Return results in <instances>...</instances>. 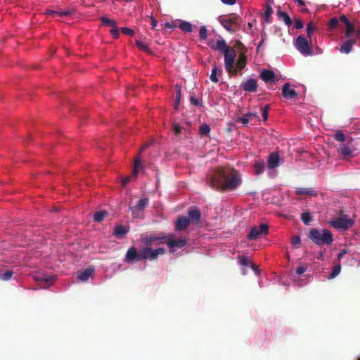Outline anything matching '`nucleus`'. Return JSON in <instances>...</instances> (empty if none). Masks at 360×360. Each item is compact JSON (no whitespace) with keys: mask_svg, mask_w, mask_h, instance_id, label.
Returning <instances> with one entry per match:
<instances>
[{"mask_svg":"<svg viewBox=\"0 0 360 360\" xmlns=\"http://www.w3.org/2000/svg\"><path fill=\"white\" fill-rule=\"evenodd\" d=\"M164 27L169 29H174L178 27V25H176V24L174 23H170L167 22L164 24Z\"/></svg>","mask_w":360,"mask_h":360,"instance_id":"obj_57","label":"nucleus"},{"mask_svg":"<svg viewBox=\"0 0 360 360\" xmlns=\"http://www.w3.org/2000/svg\"><path fill=\"white\" fill-rule=\"evenodd\" d=\"M339 24L338 18L334 17L330 19L328 22V26L330 29H335L338 27Z\"/></svg>","mask_w":360,"mask_h":360,"instance_id":"obj_42","label":"nucleus"},{"mask_svg":"<svg viewBox=\"0 0 360 360\" xmlns=\"http://www.w3.org/2000/svg\"><path fill=\"white\" fill-rule=\"evenodd\" d=\"M56 13H58L60 16H65V15H71L72 11H70V10H67V11H58V12H56Z\"/></svg>","mask_w":360,"mask_h":360,"instance_id":"obj_56","label":"nucleus"},{"mask_svg":"<svg viewBox=\"0 0 360 360\" xmlns=\"http://www.w3.org/2000/svg\"><path fill=\"white\" fill-rule=\"evenodd\" d=\"M167 245L169 248L170 252H174L176 249H181L186 245V240L184 238L176 239L172 233L167 235L166 241Z\"/></svg>","mask_w":360,"mask_h":360,"instance_id":"obj_7","label":"nucleus"},{"mask_svg":"<svg viewBox=\"0 0 360 360\" xmlns=\"http://www.w3.org/2000/svg\"><path fill=\"white\" fill-rule=\"evenodd\" d=\"M131 177L130 176H127L125 178H124L123 179H122V186H126L127 185V184L131 181Z\"/></svg>","mask_w":360,"mask_h":360,"instance_id":"obj_58","label":"nucleus"},{"mask_svg":"<svg viewBox=\"0 0 360 360\" xmlns=\"http://www.w3.org/2000/svg\"><path fill=\"white\" fill-rule=\"evenodd\" d=\"M36 281L41 288H47L53 283V279L51 276H41L37 277Z\"/></svg>","mask_w":360,"mask_h":360,"instance_id":"obj_21","label":"nucleus"},{"mask_svg":"<svg viewBox=\"0 0 360 360\" xmlns=\"http://www.w3.org/2000/svg\"><path fill=\"white\" fill-rule=\"evenodd\" d=\"M295 1H297L300 6H304L305 3L303 0H294Z\"/></svg>","mask_w":360,"mask_h":360,"instance_id":"obj_62","label":"nucleus"},{"mask_svg":"<svg viewBox=\"0 0 360 360\" xmlns=\"http://www.w3.org/2000/svg\"><path fill=\"white\" fill-rule=\"evenodd\" d=\"M13 275V272L11 270L0 273V279L2 281H8L11 278Z\"/></svg>","mask_w":360,"mask_h":360,"instance_id":"obj_37","label":"nucleus"},{"mask_svg":"<svg viewBox=\"0 0 360 360\" xmlns=\"http://www.w3.org/2000/svg\"><path fill=\"white\" fill-rule=\"evenodd\" d=\"M206 184L214 190L224 192L236 190L240 185L241 179L234 168L219 167L207 174Z\"/></svg>","mask_w":360,"mask_h":360,"instance_id":"obj_2","label":"nucleus"},{"mask_svg":"<svg viewBox=\"0 0 360 360\" xmlns=\"http://www.w3.org/2000/svg\"><path fill=\"white\" fill-rule=\"evenodd\" d=\"M314 29H315V26L313 25V23L311 22L308 23V25L307 26V36L309 39H311V34H312Z\"/></svg>","mask_w":360,"mask_h":360,"instance_id":"obj_43","label":"nucleus"},{"mask_svg":"<svg viewBox=\"0 0 360 360\" xmlns=\"http://www.w3.org/2000/svg\"><path fill=\"white\" fill-rule=\"evenodd\" d=\"M307 271V268L304 267V266H298L296 270H295V272L297 275H302L303 274L305 271Z\"/></svg>","mask_w":360,"mask_h":360,"instance_id":"obj_52","label":"nucleus"},{"mask_svg":"<svg viewBox=\"0 0 360 360\" xmlns=\"http://www.w3.org/2000/svg\"><path fill=\"white\" fill-rule=\"evenodd\" d=\"M290 85L289 83H285L282 87V94L285 98L292 99L297 95V92L290 88Z\"/></svg>","mask_w":360,"mask_h":360,"instance_id":"obj_14","label":"nucleus"},{"mask_svg":"<svg viewBox=\"0 0 360 360\" xmlns=\"http://www.w3.org/2000/svg\"><path fill=\"white\" fill-rule=\"evenodd\" d=\"M175 89L176 91V96L174 101V108L175 109H177L181 100V86L179 84H176Z\"/></svg>","mask_w":360,"mask_h":360,"instance_id":"obj_33","label":"nucleus"},{"mask_svg":"<svg viewBox=\"0 0 360 360\" xmlns=\"http://www.w3.org/2000/svg\"><path fill=\"white\" fill-rule=\"evenodd\" d=\"M334 138L337 141L344 142L345 141V135L341 131H338L334 135Z\"/></svg>","mask_w":360,"mask_h":360,"instance_id":"obj_40","label":"nucleus"},{"mask_svg":"<svg viewBox=\"0 0 360 360\" xmlns=\"http://www.w3.org/2000/svg\"><path fill=\"white\" fill-rule=\"evenodd\" d=\"M199 37L201 40H206L207 38V30L205 26H202L199 30Z\"/></svg>","mask_w":360,"mask_h":360,"instance_id":"obj_38","label":"nucleus"},{"mask_svg":"<svg viewBox=\"0 0 360 360\" xmlns=\"http://www.w3.org/2000/svg\"><path fill=\"white\" fill-rule=\"evenodd\" d=\"M339 22H342L345 25V26H348V25H351L352 22L349 20V19L345 15H342L340 16V18L338 19Z\"/></svg>","mask_w":360,"mask_h":360,"instance_id":"obj_50","label":"nucleus"},{"mask_svg":"<svg viewBox=\"0 0 360 360\" xmlns=\"http://www.w3.org/2000/svg\"><path fill=\"white\" fill-rule=\"evenodd\" d=\"M269 233V226L266 224H261L258 227L254 226L250 229L248 236L249 240H257L261 236H266Z\"/></svg>","mask_w":360,"mask_h":360,"instance_id":"obj_8","label":"nucleus"},{"mask_svg":"<svg viewBox=\"0 0 360 360\" xmlns=\"http://www.w3.org/2000/svg\"><path fill=\"white\" fill-rule=\"evenodd\" d=\"M190 101L191 103L193 104L195 106H202V103L198 101L196 98L194 96L190 97Z\"/></svg>","mask_w":360,"mask_h":360,"instance_id":"obj_51","label":"nucleus"},{"mask_svg":"<svg viewBox=\"0 0 360 360\" xmlns=\"http://www.w3.org/2000/svg\"><path fill=\"white\" fill-rule=\"evenodd\" d=\"M277 14L280 18L283 20L287 25H290L292 24V20L290 16L285 12L278 11Z\"/></svg>","mask_w":360,"mask_h":360,"instance_id":"obj_29","label":"nucleus"},{"mask_svg":"<svg viewBox=\"0 0 360 360\" xmlns=\"http://www.w3.org/2000/svg\"><path fill=\"white\" fill-rule=\"evenodd\" d=\"M240 18L236 14L220 17V24L229 32L234 33L240 29Z\"/></svg>","mask_w":360,"mask_h":360,"instance_id":"obj_5","label":"nucleus"},{"mask_svg":"<svg viewBox=\"0 0 360 360\" xmlns=\"http://www.w3.org/2000/svg\"><path fill=\"white\" fill-rule=\"evenodd\" d=\"M190 224V220L187 217L181 216L179 217L175 223L176 231H184L187 229Z\"/></svg>","mask_w":360,"mask_h":360,"instance_id":"obj_12","label":"nucleus"},{"mask_svg":"<svg viewBox=\"0 0 360 360\" xmlns=\"http://www.w3.org/2000/svg\"><path fill=\"white\" fill-rule=\"evenodd\" d=\"M178 27L184 32L190 33L193 32V25L188 21H181L178 25Z\"/></svg>","mask_w":360,"mask_h":360,"instance_id":"obj_25","label":"nucleus"},{"mask_svg":"<svg viewBox=\"0 0 360 360\" xmlns=\"http://www.w3.org/2000/svg\"><path fill=\"white\" fill-rule=\"evenodd\" d=\"M301 219L304 224L308 225L312 221L311 214L309 212H304L302 214Z\"/></svg>","mask_w":360,"mask_h":360,"instance_id":"obj_34","label":"nucleus"},{"mask_svg":"<svg viewBox=\"0 0 360 360\" xmlns=\"http://www.w3.org/2000/svg\"><path fill=\"white\" fill-rule=\"evenodd\" d=\"M308 238L318 245H330L333 242V233L326 229L321 231L317 229H311L309 232Z\"/></svg>","mask_w":360,"mask_h":360,"instance_id":"obj_4","label":"nucleus"},{"mask_svg":"<svg viewBox=\"0 0 360 360\" xmlns=\"http://www.w3.org/2000/svg\"><path fill=\"white\" fill-rule=\"evenodd\" d=\"M356 32L357 35L360 34V30H355L354 25L352 23L351 25H348V26H346V30H345V37L347 39H352L353 34L354 32Z\"/></svg>","mask_w":360,"mask_h":360,"instance_id":"obj_26","label":"nucleus"},{"mask_svg":"<svg viewBox=\"0 0 360 360\" xmlns=\"http://www.w3.org/2000/svg\"><path fill=\"white\" fill-rule=\"evenodd\" d=\"M150 25L152 26V27L154 29V30H157L156 29V27L158 26V21L157 20L153 17V16H150Z\"/></svg>","mask_w":360,"mask_h":360,"instance_id":"obj_55","label":"nucleus"},{"mask_svg":"<svg viewBox=\"0 0 360 360\" xmlns=\"http://www.w3.org/2000/svg\"><path fill=\"white\" fill-rule=\"evenodd\" d=\"M107 216H108V212L105 210L96 212L94 214V219L96 222H101Z\"/></svg>","mask_w":360,"mask_h":360,"instance_id":"obj_28","label":"nucleus"},{"mask_svg":"<svg viewBox=\"0 0 360 360\" xmlns=\"http://www.w3.org/2000/svg\"><path fill=\"white\" fill-rule=\"evenodd\" d=\"M136 46L142 51H144L148 53H152V51L150 49L149 46L142 40H136L135 41Z\"/></svg>","mask_w":360,"mask_h":360,"instance_id":"obj_27","label":"nucleus"},{"mask_svg":"<svg viewBox=\"0 0 360 360\" xmlns=\"http://www.w3.org/2000/svg\"><path fill=\"white\" fill-rule=\"evenodd\" d=\"M341 270V265L340 263L335 264L333 267V269L331 272V274L329 276V278H334L336 277L340 272Z\"/></svg>","mask_w":360,"mask_h":360,"instance_id":"obj_35","label":"nucleus"},{"mask_svg":"<svg viewBox=\"0 0 360 360\" xmlns=\"http://www.w3.org/2000/svg\"><path fill=\"white\" fill-rule=\"evenodd\" d=\"M110 33L113 36L115 39H118L120 37V30L117 27V25L115 27H112L110 30Z\"/></svg>","mask_w":360,"mask_h":360,"instance_id":"obj_46","label":"nucleus"},{"mask_svg":"<svg viewBox=\"0 0 360 360\" xmlns=\"http://www.w3.org/2000/svg\"><path fill=\"white\" fill-rule=\"evenodd\" d=\"M222 72V70L221 69H218L217 68H214L212 70V73L210 77V80L214 83H217L219 82V79L217 77V74H221Z\"/></svg>","mask_w":360,"mask_h":360,"instance_id":"obj_30","label":"nucleus"},{"mask_svg":"<svg viewBox=\"0 0 360 360\" xmlns=\"http://www.w3.org/2000/svg\"><path fill=\"white\" fill-rule=\"evenodd\" d=\"M273 13L272 8L270 6H267L266 7L265 11H264V20L266 22H269V18Z\"/></svg>","mask_w":360,"mask_h":360,"instance_id":"obj_39","label":"nucleus"},{"mask_svg":"<svg viewBox=\"0 0 360 360\" xmlns=\"http://www.w3.org/2000/svg\"><path fill=\"white\" fill-rule=\"evenodd\" d=\"M238 121L241 122L242 124L246 125L249 123V122L250 121L248 114L245 115L243 117H240L238 118Z\"/></svg>","mask_w":360,"mask_h":360,"instance_id":"obj_47","label":"nucleus"},{"mask_svg":"<svg viewBox=\"0 0 360 360\" xmlns=\"http://www.w3.org/2000/svg\"><path fill=\"white\" fill-rule=\"evenodd\" d=\"M255 174L259 175L264 172L265 164L263 160L257 161L254 164Z\"/></svg>","mask_w":360,"mask_h":360,"instance_id":"obj_24","label":"nucleus"},{"mask_svg":"<svg viewBox=\"0 0 360 360\" xmlns=\"http://www.w3.org/2000/svg\"><path fill=\"white\" fill-rule=\"evenodd\" d=\"M140 169H142V165H141L140 157L138 156L134 160V163L133 174L134 176H136L137 175Z\"/></svg>","mask_w":360,"mask_h":360,"instance_id":"obj_31","label":"nucleus"},{"mask_svg":"<svg viewBox=\"0 0 360 360\" xmlns=\"http://www.w3.org/2000/svg\"><path fill=\"white\" fill-rule=\"evenodd\" d=\"M295 27L296 29H302L303 27V23L300 19H297L295 21Z\"/></svg>","mask_w":360,"mask_h":360,"instance_id":"obj_54","label":"nucleus"},{"mask_svg":"<svg viewBox=\"0 0 360 360\" xmlns=\"http://www.w3.org/2000/svg\"><path fill=\"white\" fill-rule=\"evenodd\" d=\"M252 268L255 270L257 269V266H252Z\"/></svg>","mask_w":360,"mask_h":360,"instance_id":"obj_64","label":"nucleus"},{"mask_svg":"<svg viewBox=\"0 0 360 360\" xmlns=\"http://www.w3.org/2000/svg\"><path fill=\"white\" fill-rule=\"evenodd\" d=\"M260 77L265 82H274L275 74L272 70L264 69L261 72Z\"/></svg>","mask_w":360,"mask_h":360,"instance_id":"obj_19","label":"nucleus"},{"mask_svg":"<svg viewBox=\"0 0 360 360\" xmlns=\"http://www.w3.org/2000/svg\"><path fill=\"white\" fill-rule=\"evenodd\" d=\"M216 51H220L224 56V67L226 72L233 76L237 75V69H234L236 51L233 47L227 46L224 39L217 40L216 44L212 46Z\"/></svg>","mask_w":360,"mask_h":360,"instance_id":"obj_3","label":"nucleus"},{"mask_svg":"<svg viewBox=\"0 0 360 360\" xmlns=\"http://www.w3.org/2000/svg\"><path fill=\"white\" fill-rule=\"evenodd\" d=\"M94 269H86L84 271L78 273L77 278L78 280L85 282L91 276L94 274Z\"/></svg>","mask_w":360,"mask_h":360,"instance_id":"obj_20","label":"nucleus"},{"mask_svg":"<svg viewBox=\"0 0 360 360\" xmlns=\"http://www.w3.org/2000/svg\"><path fill=\"white\" fill-rule=\"evenodd\" d=\"M248 115L250 118V120H252V118H255L256 120H259V116L257 113H254V112H250V113H248Z\"/></svg>","mask_w":360,"mask_h":360,"instance_id":"obj_59","label":"nucleus"},{"mask_svg":"<svg viewBox=\"0 0 360 360\" xmlns=\"http://www.w3.org/2000/svg\"><path fill=\"white\" fill-rule=\"evenodd\" d=\"M167 235L161 233L158 235L150 234L141 238V241L146 247L139 251L135 247H131L128 249L125 255V262L127 263H134L142 260H155L159 255L165 254V250L162 248L153 250L151 246L158 244H166Z\"/></svg>","mask_w":360,"mask_h":360,"instance_id":"obj_1","label":"nucleus"},{"mask_svg":"<svg viewBox=\"0 0 360 360\" xmlns=\"http://www.w3.org/2000/svg\"><path fill=\"white\" fill-rule=\"evenodd\" d=\"M224 4L227 5H233L236 4V0H221Z\"/></svg>","mask_w":360,"mask_h":360,"instance_id":"obj_60","label":"nucleus"},{"mask_svg":"<svg viewBox=\"0 0 360 360\" xmlns=\"http://www.w3.org/2000/svg\"><path fill=\"white\" fill-rule=\"evenodd\" d=\"M356 42V40L355 39H347L340 46V51L343 53H349Z\"/></svg>","mask_w":360,"mask_h":360,"instance_id":"obj_17","label":"nucleus"},{"mask_svg":"<svg viewBox=\"0 0 360 360\" xmlns=\"http://www.w3.org/2000/svg\"><path fill=\"white\" fill-rule=\"evenodd\" d=\"M295 46L297 50L304 55H310L311 53V45H310L308 40L302 35L297 38Z\"/></svg>","mask_w":360,"mask_h":360,"instance_id":"obj_9","label":"nucleus"},{"mask_svg":"<svg viewBox=\"0 0 360 360\" xmlns=\"http://www.w3.org/2000/svg\"><path fill=\"white\" fill-rule=\"evenodd\" d=\"M318 259L323 260V253L322 252H320L319 253V255L317 256Z\"/></svg>","mask_w":360,"mask_h":360,"instance_id":"obj_61","label":"nucleus"},{"mask_svg":"<svg viewBox=\"0 0 360 360\" xmlns=\"http://www.w3.org/2000/svg\"><path fill=\"white\" fill-rule=\"evenodd\" d=\"M146 147H147V145H146H146H144V146L141 148V151L143 150Z\"/></svg>","mask_w":360,"mask_h":360,"instance_id":"obj_63","label":"nucleus"},{"mask_svg":"<svg viewBox=\"0 0 360 360\" xmlns=\"http://www.w3.org/2000/svg\"><path fill=\"white\" fill-rule=\"evenodd\" d=\"M210 129V127L207 124H202L199 127V134L202 136H207Z\"/></svg>","mask_w":360,"mask_h":360,"instance_id":"obj_32","label":"nucleus"},{"mask_svg":"<svg viewBox=\"0 0 360 360\" xmlns=\"http://www.w3.org/2000/svg\"><path fill=\"white\" fill-rule=\"evenodd\" d=\"M241 88L248 92H255L257 88V82L255 79H248L240 84Z\"/></svg>","mask_w":360,"mask_h":360,"instance_id":"obj_11","label":"nucleus"},{"mask_svg":"<svg viewBox=\"0 0 360 360\" xmlns=\"http://www.w3.org/2000/svg\"><path fill=\"white\" fill-rule=\"evenodd\" d=\"M246 63H247L246 56L243 53H240L236 60V67H234V69H237V74L238 73V72L240 70L245 68Z\"/></svg>","mask_w":360,"mask_h":360,"instance_id":"obj_18","label":"nucleus"},{"mask_svg":"<svg viewBox=\"0 0 360 360\" xmlns=\"http://www.w3.org/2000/svg\"><path fill=\"white\" fill-rule=\"evenodd\" d=\"M295 193L297 195H307L314 197L318 195V191L314 188H297Z\"/></svg>","mask_w":360,"mask_h":360,"instance_id":"obj_16","label":"nucleus"},{"mask_svg":"<svg viewBox=\"0 0 360 360\" xmlns=\"http://www.w3.org/2000/svg\"><path fill=\"white\" fill-rule=\"evenodd\" d=\"M181 129H182V127L180 124H179L177 123L172 124V131L175 136H179Z\"/></svg>","mask_w":360,"mask_h":360,"instance_id":"obj_41","label":"nucleus"},{"mask_svg":"<svg viewBox=\"0 0 360 360\" xmlns=\"http://www.w3.org/2000/svg\"><path fill=\"white\" fill-rule=\"evenodd\" d=\"M330 224L337 230L346 231L354 224V221L347 218V215L340 211V216L330 221Z\"/></svg>","mask_w":360,"mask_h":360,"instance_id":"obj_6","label":"nucleus"},{"mask_svg":"<svg viewBox=\"0 0 360 360\" xmlns=\"http://www.w3.org/2000/svg\"><path fill=\"white\" fill-rule=\"evenodd\" d=\"M129 232V229L123 225L116 226L114 229L113 233L117 238L123 237L127 233Z\"/></svg>","mask_w":360,"mask_h":360,"instance_id":"obj_23","label":"nucleus"},{"mask_svg":"<svg viewBox=\"0 0 360 360\" xmlns=\"http://www.w3.org/2000/svg\"><path fill=\"white\" fill-rule=\"evenodd\" d=\"M122 30V32L124 34H126V35H129V36H133L134 35V31L131 29V28H129V27H122L121 29Z\"/></svg>","mask_w":360,"mask_h":360,"instance_id":"obj_48","label":"nucleus"},{"mask_svg":"<svg viewBox=\"0 0 360 360\" xmlns=\"http://www.w3.org/2000/svg\"><path fill=\"white\" fill-rule=\"evenodd\" d=\"M338 153L340 155H342V156H343L344 158H346L352 156V150L350 148V147H349V146H346L345 144H342L338 148Z\"/></svg>","mask_w":360,"mask_h":360,"instance_id":"obj_22","label":"nucleus"},{"mask_svg":"<svg viewBox=\"0 0 360 360\" xmlns=\"http://www.w3.org/2000/svg\"><path fill=\"white\" fill-rule=\"evenodd\" d=\"M301 243V239L299 236H294L291 239V244L292 245L297 247V245H300Z\"/></svg>","mask_w":360,"mask_h":360,"instance_id":"obj_45","label":"nucleus"},{"mask_svg":"<svg viewBox=\"0 0 360 360\" xmlns=\"http://www.w3.org/2000/svg\"><path fill=\"white\" fill-rule=\"evenodd\" d=\"M281 158L277 152L271 153L267 158V167L269 169H275L278 167Z\"/></svg>","mask_w":360,"mask_h":360,"instance_id":"obj_10","label":"nucleus"},{"mask_svg":"<svg viewBox=\"0 0 360 360\" xmlns=\"http://www.w3.org/2000/svg\"><path fill=\"white\" fill-rule=\"evenodd\" d=\"M348 253V250L347 249H342L340 250L339 254L338 255V260L340 262L343 256Z\"/></svg>","mask_w":360,"mask_h":360,"instance_id":"obj_53","label":"nucleus"},{"mask_svg":"<svg viewBox=\"0 0 360 360\" xmlns=\"http://www.w3.org/2000/svg\"><path fill=\"white\" fill-rule=\"evenodd\" d=\"M101 20L102 23L106 26L112 27L117 25V23L115 20H110L105 16L101 17Z\"/></svg>","mask_w":360,"mask_h":360,"instance_id":"obj_36","label":"nucleus"},{"mask_svg":"<svg viewBox=\"0 0 360 360\" xmlns=\"http://www.w3.org/2000/svg\"><path fill=\"white\" fill-rule=\"evenodd\" d=\"M188 219L190 220V223L192 222L193 224H198L200 221L201 219V212L200 210L198 209H190L188 212Z\"/></svg>","mask_w":360,"mask_h":360,"instance_id":"obj_15","label":"nucleus"},{"mask_svg":"<svg viewBox=\"0 0 360 360\" xmlns=\"http://www.w3.org/2000/svg\"><path fill=\"white\" fill-rule=\"evenodd\" d=\"M239 263L243 266H248V259L246 256L241 255L238 256Z\"/></svg>","mask_w":360,"mask_h":360,"instance_id":"obj_49","label":"nucleus"},{"mask_svg":"<svg viewBox=\"0 0 360 360\" xmlns=\"http://www.w3.org/2000/svg\"><path fill=\"white\" fill-rule=\"evenodd\" d=\"M149 199L148 198H143L140 199L136 205L131 207V210L133 212L134 217H138L137 211H141L146 208V207L148 205Z\"/></svg>","mask_w":360,"mask_h":360,"instance_id":"obj_13","label":"nucleus"},{"mask_svg":"<svg viewBox=\"0 0 360 360\" xmlns=\"http://www.w3.org/2000/svg\"><path fill=\"white\" fill-rule=\"evenodd\" d=\"M269 110H270V107L269 105H264V107L262 108V118H263L264 121L267 120Z\"/></svg>","mask_w":360,"mask_h":360,"instance_id":"obj_44","label":"nucleus"}]
</instances>
